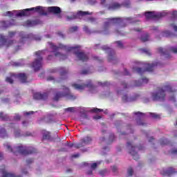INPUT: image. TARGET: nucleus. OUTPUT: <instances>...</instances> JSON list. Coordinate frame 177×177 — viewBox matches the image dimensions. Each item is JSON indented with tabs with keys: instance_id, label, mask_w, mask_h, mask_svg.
<instances>
[{
	"instance_id": "1",
	"label": "nucleus",
	"mask_w": 177,
	"mask_h": 177,
	"mask_svg": "<svg viewBox=\"0 0 177 177\" xmlns=\"http://www.w3.org/2000/svg\"><path fill=\"white\" fill-rule=\"evenodd\" d=\"M30 12H37L40 15H45V8L42 6H37L36 8H27L22 10L8 11L3 14V16L23 17V16H30L31 15Z\"/></svg>"
},
{
	"instance_id": "2",
	"label": "nucleus",
	"mask_w": 177,
	"mask_h": 177,
	"mask_svg": "<svg viewBox=\"0 0 177 177\" xmlns=\"http://www.w3.org/2000/svg\"><path fill=\"white\" fill-rule=\"evenodd\" d=\"M167 92L174 93L176 92V89L172 88L169 84L158 88L154 92L151 93V98L153 100L164 102L167 96Z\"/></svg>"
},
{
	"instance_id": "3",
	"label": "nucleus",
	"mask_w": 177,
	"mask_h": 177,
	"mask_svg": "<svg viewBox=\"0 0 177 177\" xmlns=\"http://www.w3.org/2000/svg\"><path fill=\"white\" fill-rule=\"evenodd\" d=\"M49 45L50 48L53 49V52H55V50H59L60 48H65L66 50H68L69 52H74L79 60H81L82 62H86V60H88V55L84 53L80 52L78 47L64 46L63 45H60L59 47H57L53 45L52 43H49Z\"/></svg>"
},
{
	"instance_id": "4",
	"label": "nucleus",
	"mask_w": 177,
	"mask_h": 177,
	"mask_svg": "<svg viewBox=\"0 0 177 177\" xmlns=\"http://www.w3.org/2000/svg\"><path fill=\"white\" fill-rule=\"evenodd\" d=\"M4 146L6 147L8 151L10 153H15V154H22V156H28V154H32L35 153V149L34 148H26L22 145L17 146L13 149H11L10 145L9 143L4 144Z\"/></svg>"
},
{
	"instance_id": "5",
	"label": "nucleus",
	"mask_w": 177,
	"mask_h": 177,
	"mask_svg": "<svg viewBox=\"0 0 177 177\" xmlns=\"http://www.w3.org/2000/svg\"><path fill=\"white\" fill-rule=\"evenodd\" d=\"M67 97V99H70L71 100H74L76 98L75 95L73 93H70V89L65 86H63L57 92L55 97L54 100H59L61 97Z\"/></svg>"
},
{
	"instance_id": "6",
	"label": "nucleus",
	"mask_w": 177,
	"mask_h": 177,
	"mask_svg": "<svg viewBox=\"0 0 177 177\" xmlns=\"http://www.w3.org/2000/svg\"><path fill=\"white\" fill-rule=\"evenodd\" d=\"M132 18L131 17H127L125 19H120V18H112L110 19H108L107 21H106L104 23V27L105 28H107V27H109V26H113V24H115L118 23H120L121 25L118 26V31H120V28H121V26H122V24H124V23H132Z\"/></svg>"
},
{
	"instance_id": "7",
	"label": "nucleus",
	"mask_w": 177,
	"mask_h": 177,
	"mask_svg": "<svg viewBox=\"0 0 177 177\" xmlns=\"http://www.w3.org/2000/svg\"><path fill=\"white\" fill-rule=\"evenodd\" d=\"M42 51H37L35 53L36 59L32 64V67L34 68L35 71H38L42 67Z\"/></svg>"
},
{
	"instance_id": "8",
	"label": "nucleus",
	"mask_w": 177,
	"mask_h": 177,
	"mask_svg": "<svg viewBox=\"0 0 177 177\" xmlns=\"http://www.w3.org/2000/svg\"><path fill=\"white\" fill-rule=\"evenodd\" d=\"M15 78H19L21 82L24 84L27 82V75L25 73H19V75L13 74L11 77H7L6 81V82H9V84H13Z\"/></svg>"
},
{
	"instance_id": "9",
	"label": "nucleus",
	"mask_w": 177,
	"mask_h": 177,
	"mask_svg": "<svg viewBox=\"0 0 177 177\" xmlns=\"http://www.w3.org/2000/svg\"><path fill=\"white\" fill-rule=\"evenodd\" d=\"M127 147L129 150L130 154L133 156V158L135 160H138L139 158V156H138V152H136L135 150H138V147H135V144L133 142H127Z\"/></svg>"
},
{
	"instance_id": "10",
	"label": "nucleus",
	"mask_w": 177,
	"mask_h": 177,
	"mask_svg": "<svg viewBox=\"0 0 177 177\" xmlns=\"http://www.w3.org/2000/svg\"><path fill=\"white\" fill-rule=\"evenodd\" d=\"M72 86L73 88H74V89H77V91H82L83 89H85V88L86 87L88 88L90 91H92V89H95V86L92 85V82L91 80L88 82L87 84L80 85L77 84H72Z\"/></svg>"
},
{
	"instance_id": "11",
	"label": "nucleus",
	"mask_w": 177,
	"mask_h": 177,
	"mask_svg": "<svg viewBox=\"0 0 177 177\" xmlns=\"http://www.w3.org/2000/svg\"><path fill=\"white\" fill-rule=\"evenodd\" d=\"M0 172L2 175L1 177H15V174L12 173H8V171L5 170V166H1L0 167Z\"/></svg>"
},
{
	"instance_id": "12",
	"label": "nucleus",
	"mask_w": 177,
	"mask_h": 177,
	"mask_svg": "<svg viewBox=\"0 0 177 177\" xmlns=\"http://www.w3.org/2000/svg\"><path fill=\"white\" fill-rule=\"evenodd\" d=\"M48 10L54 15H59V13H62V10L60 8L57 6L48 7Z\"/></svg>"
},
{
	"instance_id": "13",
	"label": "nucleus",
	"mask_w": 177,
	"mask_h": 177,
	"mask_svg": "<svg viewBox=\"0 0 177 177\" xmlns=\"http://www.w3.org/2000/svg\"><path fill=\"white\" fill-rule=\"evenodd\" d=\"M46 97H48V95L46 93L41 94L39 93H36L33 95V98L35 99L36 100H39L41 99L45 100Z\"/></svg>"
},
{
	"instance_id": "14",
	"label": "nucleus",
	"mask_w": 177,
	"mask_h": 177,
	"mask_svg": "<svg viewBox=\"0 0 177 177\" xmlns=\"http://www.w3.org/2000/svg\"><path fill=\"white\" fill-rule=\"evenodd\" d=\"M102 49L103 50H109V59L110 61L113 60L112 57H114V51H113V49L107 47V46H104L102 47Z\"/></svg>"
},
{
	"instance_id": "15",
	"label": "nucleus",
	"mask_w": 177,
	"mask_h": 177,
	"mask_svg": "<svg viewBox=\"0 0 177 177\" xmlns=\"http://www.w3.org/2000/svg\"><path fill=\"white\" fill-rule=\"evenodd\" d=\"M175 172H176L175 169H174L172 167H170L166 171L163 170L161 174L162 175H164V176H171V175H172V174H175Z\"/></svg>"
},
{
	"instance_id": "16",
	"label": "nucleus",
	"mask_w": 177,
	"mask_h": 177,
	"mask_svg": "<svg viewBox=\"0 0 177 177\" xmlns=\"http://www.w3.org/2000/svg\"><path fill=\"white\" fill-rule=\"evenodd\" d=\"M86 15H92V12L79 11L75 16L71 18V19H81V17H82L83 16H86Z\"/></svg>"
},
{
	"instance_id": "17",
	"label": "nucleus",
	"mask_w": 177,
	"mask_h": 177,
	"mask_svg": "<svg viewBox=\"0 0 177 177\" xmlns=\"http://www.w3.org/2000/svg\"><path fill=\"white\" fill-rule=\"evenodd\" d=\"M91 142H92V138L87 136L82 140L80 145H82V146L84 145H89Z\"/></svg>"
},
{
	"instance_id": "18",
	"label": "nucleus",
	"mask_w": 177,
	"mask_h": 177,
	"mask_svg": "<svg viewBox=\"0 0 177 177\" xmlns=\"http://www.w3.org/2000/svg\"><path fill=\"white\" fill-rule=\"evenodd\" d=\"M10 26H15V23H9V21H1L0 22V26L3 28H6L10 27Z\"/></svg>"
},
{
	"instance_id": "19",
	"label": "nucleus",
	"mask_w": 177,
	"mask_h": 177,
	"mask_svg": "<svg viewBox=\"0 0 177 177\" xmlns=\"http://www.w3.org/2000/svg\"><path fill=\"white\" fill-rule=\"evenodd\" d=\"M158 15L156 14L154 12H147L145 13V17L146 19H153L154 17H157Z\"/></svg>"
},
{
	"instance_id": "20",
	"label": "nucleus",
	"mask_w": 177,
	"mask_h": 177,
	"mask_svg": "<svg viewBox=\"0 0 177 177\" xmlns=\"http://www.w3.org/2000/svg\"><path fill=\"white\" fill-rule=\"evenodd\" d=\"M149 82V80L146 77H144L136 83V86H142V84H147Z\"/></svg>"
},
{
	"instance_id": "21",
	"label": "nucleus",
	"mask_w": 177,
	"mask_h": 177,
	"mask_svg": "<svg viewBox=\"0 0 177 177\" xmlns=\"http://www.w3.org/2000/svg\"><path fill=\"white\" fill-rule=\"evenodd\" d=\"M120 8H121V5L120 4H119L118 3H112L111 6H109L108 7V9L109 10H114L118 9Z\"/></svg>"
},
{
	"instance_id": "22",
	"label": "nucleus",
	"mask_w": 177,
	"mask_h": 177,
	"mask_svg": "<svg viewBox=\"0 0 177 177\" xmlns=\"http://www.w3.org/2000/svg\"><path fill=\"white\" fill-rule=\"evenodd\" d=\"M43 139L49 140V139H50V133L46 131H43Z\"/></svg>"
},
{
	"instance_id": "23",
	"label": "nucleus",
	"mask_w": 177,
	"mask_h": 177,
	"mask_svg": "<svg viewBox=\"0 0 177 177\" xmlns=\"http://www.w3.org/2000/svg\"><path fill=\"white\" fill-rule=\"evenodd\" d=\"M156 66H157V63L151 64H148L147 66V71H153V70L154 69V67H156Z\"/></svg>"
},
{
	"instance_id": "24",
	"label": "nucleus",
	"mask_w": 177,
	"mask_h": 177,
	"mask_svg": "<svg viewBox=\"0 0 177 177\" xmlns=\"http://www.w3.org/2000/svg\"><path fill=\"white\" fill-rule=\"evenodd\" d=\"M68 147H76V149H80L81 147H82V144H70L68 143Z\"/></svg>"
},
{
	"instance_id": "25",
	"label": "nucleus",
	"mask_w": 177,
	"mask_h": 177,
	"mask_svg": "<svg viewBox=\"0 0 177 177\" xmlns=\"http://www.w3.org/2000/svg\"><path fill=\"white\" fill-rule=\"evenodd\" d=\"M158 52L160 55H168V51L166 49H163L162 48H158Z\"/></svg>"
},
{
	"instance_id": "26",
	"label": "nucleus",
	"mask_w": 177,
	"mask_h": 177,
	"mask_svg": "<svg viewBox=\"0 0 177 177\" xmlns=\"http://www.w3.org/2000/svg\"><path fill=\"white\" fill-rule=\"evenodd\" d=\"M141 41H142V42H146V41H149V34H145V35H142L141 37Z\"/></svg>"
},
{
	"instance_id": "27",
	"label": "nucleus",
	"mask_w": 177,
	"mask_h": 177,
	"mask_svg": "<svg viewBox=\"0 0 177 177\" xmlns=\"http://www.w3.org/2000/svg\"><path fill=\"white\" fill-rule=\"evenodd\" d=\"M55 55L56 57H59L60 60H64L66 59V55H62L60 53H57Z\"/></svg>"
},
{
	"instance_id": "28",
	"label": "nucleus",
	"mask_w": 177,
	"mask_h": 177,
	"mask_svg": "<svg viewBox=\"0 0 177 177\" xmlns=\"http://www.w3.org/2000/svg\"><path fill=\"white\" fill-rule=\"evenodd\" d=\"M8 136V135H6V131H5V129H1L0 131V137L1 138H6Z\"/></svg>"
},
{
	"instance_id": "29",
	"label": "nucleus",
	"mask_w": 177,
	"mask_h": 177,
	"mask_svg": "<svg viewBox=\"0 0 177 177\" xmlns=\"http://www.w3.org/2000/svg\"><path fill=\"white\" fill-rule=\"evenodd\" d=\"M142 52L143 53H145V55H148V56H150L151 55V53H150V50L147 48H142Z\"/></svg>"
},
{
	"instance_id": "30",
	"label": "nucleus",
	"mask_w": 177,
	"mask_h": 177,
	"mask_svg": "<svg viewBox=\"0 0 177 177\" xmlns=\"http://www.w3.org/2000/svg\"><path fill=\"white\" fill-rule=\"evenodd\" d=\"M24 26L25 27H32V22L30 21H28L24 24Z\"/></svg>"
},
{
	"instance_id": "31",
	"label": "nucleus",
	"mask_w": 177,
	"mask_h": 177,
	"mask_svg": "<svg viewBox=\"0 0 177 177\" xmlns=\"http://www.w3.org/2000/svg\"><path fill=\"white\" fill-rule=\"evenodd\" d=\"M97 165H100V162H94L91 165V168L93 169H95V168H96V167H97Z\"/></svg>"
},
{
	"instance_id": "32",
	"label": "nucleus",
	"mask_w": 177,
	"mask_h": 177,
	"mask_svg": "<svg viewBox=\"0 0 177 177\" xmlns=\"http://www.w3.org/2000/svg\"><path fill=\"white\" fill-rule=\"evenodd\" d=\"M149 115L151 117H152V118H160V115H158L157 113H149Z\"/></svg>"
},
{
	"instance_id": "33",
	"label": "nucleus",
	"mask_w": 177,
	"mask_h": 177,
	"mask_svg": "<svg viewBox=\"0 0 177 177\" xmlns=\"http://www.w3.org/2000/svg\"><path fill=\"white\" fill-rule=\"evenodd\" d=\"M91 111L93 113H99V111H103V109H97V108H93Z\"/></svg>"
},
{
	"instance_id": "34",
	"label": "nucleus",
	"mask_w": 177,
	"mask_h": 177,
	"mask_svg": "<svg viewBox=\"0 0 177 177\" xmlns=\"http://www.w3.org/2000/svg\"><path fill=\"white\" fill-rule=\"evenodd\" d=\"M171 32L168 30L163 32V37H171Z\"/></svg>"
},
{
	"instance_id": "35",
	"label": "nucleus",
	"mask_w": 177,
	"mask_h": 177,
	"mask_svg": "<svg viewBox=\"0 0 177 177\" xmlns=\"http://www.w3.org/2000/svg\"><path fill=\"white\" fill-rule=\"evenodd\" d=\"M133 70L136 73H138V74H142V69L140 68H133Z\"/></svg>"
},
{
	"instance_id": "36",
	"label": "nucleus",
	"mask_w": 177,
	"mask_h": 177,
	"mask_svg": "<svg viewBox=\"0 0 177 177\" xmlns=\"http://www.w3.org/2000/svg\"><path fill=\"white\" fill-rule=\"evenodd\" d=\"M75 108L74 107H69L65 109V111H69L70 113H73L75 111Z\"/></svg>"
},
{
	"instance_id": "37",
	"label": "nucleus",
	"mask_w": 177,
	"mask_h": 177,
	"mask_svg": "<svg viewBox=\"0 0 177 177\" xmlns=\"http://www.w3.org/2000/svg\"><path fill=\"white\" fill-rule=\"evenodd\" d=\"M77 30H78V27L73 26L69 29V31H70V32H74L77 31Z\"/></svg>"
},
{
	"instance_id": "38",
	"label": "nucleus",
	"mask_w": 177,
	"mask_h": 177,
	"mask_svg": "<svg viewBox=\"0 0 177 177\" xmlns=\"http://www.w3.org/2000/svg\"><path fill=\"white\" fill-rule=\"evenodd\" d=\"M129 5H131L129 0H125L124 2V6H126V8H129Z\"/></svg>"
},
{
	"instance_id": "39",
	"label": "nucleus",
	"mask_w": 177,
	"mask_h": 177,
	"mask_svg": "<svg viewBox=\"0 0 177 177\" xmlns=\"http://www.w3.org/2000/svg\"><path fill=\"white\" fill-rule=\"evenodd\" d=\"M122 100H123V102H131L132 100L129 99L128 96L124 95L122 97Z\"/></svg>"
},
{
	"instance_id": "40",
	"label": "nucleus",
	"mask_w": 177,
	"mask_h": 177,
	"mask_svg": "<svg viewBox=\"0 0 177 177\" xmlns=\"http://www.w3.org/2000/svg\"><path fill=\"white\" fill-rule=\"evenodd\" d=\"M170 27H171V28H173V30L176 32H177V25L175 24H170Z\"/></svg>"
},
{
	"instance_id": "41",
	"label": "nucleus",
	"mask_w": 177,
	"mask_h": 177,
	"mask_svg": "<svg viewBox=\"0 0 177 177\" xmlns=\"http://www.w3.org/2000/svg\"><path fill=\"white\" fill-rule=\"evenodd\" d=\"M13 44L12 41H5L4 45L5 46H10Z\"/></svg>"
},
{
	"instance_id": "42",
	"label": "nucleus",
	"mask_w": 177,
	"mask_h": 177,
	"mask_svg": "<svg viewBox=\"0 0 177 177\" xmlns=\"http://www.w3.org/2000/svg\"><path fill=\"white\" fill-rule=\"evenodd\" d=\"M134 114L138 117H139L140 118H141V117H143V115H145V113H142L140 112H136L134 113Z\"/></svg>"
},
{
	"instance_id": "43",
	"label": "nucleus",
	"mask_w": 177,
	"mask_h": 177,
	"mask_svg": "<svg viewBox=\"0 0 177 177\" xmlns=\"http://www.w3.org/2000/svg\"><path fill=\"white\" fill-rule=\"evenodd\" d=\"M127 174L129 176H132V174H133V169H132V168L129 169Z\"/></svg>"
},
{
	"instance_id": "44",
	"label": "nucleus",
	"mask_w": 177,
	"mask_h": 177,
	"mask_svg": "<svg viewBox=\"0 0 177 177\" xmlns=\"http://www.w3.org/2000/svg\"><path fill=\"white\" fill-rule=\"evenodd\" d=\"M170 51L173 52V53H177V46L176 47H171Z\"/></svg>"
},
{
	"instance_id": "45",
	"label": "nucleus",
	"mask_w": 177,
	"mask_h": 177,
	"mask_svg": "<svg viewBox=\"0 0 177 177\" xmlns=\"http://www.w3.org/2000/svg\"><path fill=\"white\" fill-rule=\"evenodd\" d=\"M116 44L118 48H122L124 46V44H122V42L120 41H116Z\"/></svg>"
},
{
	"instance_id": "46",
	"label": "nucleus",
	"mask_w": 177,
	"mask_h": 177,
	"mask_svg": "<svg viewBox=\"0 0 177 177\" xmlns=\"http://www.w3.org/2000/svg\"><path fill=\"white\" fill-rule=\"evenodd\" d=\"M106 172H107V171H106V170H102L100 171V175H102V176H104V175H106Z\"/></svg>"
},
{
	"instance_id": "47",
	"label": "nucleus",
	"mask_w": 177,
	"mask_h": 177,
	"mask_svg": "<svg viewBox=\"0 0 177 177\" xmlns=\"http://www.w3.org/2000/svg\"><path fill=\"white\" fill-rule=\"evenodd\" d=\"M33 111H29V112H24V115H30V114H33Z\"/></svg>"
},
{
	"instance_id": "48",
	"label": "nucleus",
	"mask_w": 177,
	"mask_h": 177,
	"mask_svg": "<svg viewBox=\"0 0 177 177\" xmlns=\"http://www.w3.org/2000/svg\"><path fill=\"white\" fill-rule=\"evenodd\" d=\"M15 36V32H9L8 37H12Z\"/></svg>"
},
{
	"instance_id": "49",
	"label": "nucleus",
	"mask_w": 177,
	"mask_h": 177,
	"mask_svg": "<svg viewBox=\"0 0 177 177\" xmlns=\"http://www.w3.org/2000/svg\"><path fill=\"white\" fill-rule=\"evenodd\" d=\"M100 118H102V116L99 115H96L95 116H94V120H100Z\"/></svg>"
},
{
	"instance_id": "50",
	"label": "nucleus",
	"mask_w": 177,
	"mask_h": 177,
	"mask_svg": "<svg viewBox=\"0 0 177 177\" xmlns=\"http://www.w3.org/2000/svg\"><path fill=\"white\" fill-rule=\"evenodd\" d=\"M170 100L171 102H176V99L175 98L174 96L171 97Z\"/></svg>"
},
{
	"instance_id": "51",
	"label": "nucleus",
	"mask_w": 177,
	"mask_h": 177,
	"mask_svg": "<svg viewBox=\"0 0 177 177\" xmlns=\"http://www.w3.org/2000/svg\"><path fill=\"white\" fill-rule=\"evenodd\" d=\"M54 78L52 76L47 77V81H53Z\"/></svg>"
},
{
	"instance_id": "52",
	"label": "nucleus",
	"mask_w": 177,
	"mask_h": 177,
	"mask_svg": "<svg viewBox=\"0 0 177 177\" xmlns=\"http://www.w3.org/2000/svg\"><path fill=\"white\" fill-rule=\"evenodd\" d=\"M0 117L2 118V120H5V116L3 115V113L0 112Z\"/></svg>"
},
{
	"instance_id": "53",
	"label": "nucleus",
	"mask_w": 177,
	"mask_h": 177,
	"mask_svg": "<svg viewBox=\"0 0 177 177\" xmlns=\"http://www.w3.org/2000/svg\"><path fill=\"white\" fill-rule=\"evenodd\" d=\"M176 16H177V11L173 12V17H176Z\"/></svg>"
},
{
	"instance_id": "54",
	"label": "nucleus",
	"mask_w": 177,
	"mask_h": 177,
	"mask_svg": "<svg viewBox=\"0 0 177 177\" xmlns=\"http://www.w3.org/2000/svg\"><path fill=\"white\" fill-rule=\"evenodd\" d=\"M105 3H106V0H100L101 5H104Z\"/></svg>"
},
{
	"instance_id": "55",
	"label": "nucleus",
	"mask_w": 177,
	"mask_h": 177,
	"mask_svg": "<svg viewBox=\"0 0 177 177\" xmlns=\"http://www.w3.org/2000/svg\"><path fill=\"white\" fill-rule=\"evenodd\" d=\"M79 156L80 155L78 153L72 156V157H73L74 158H77V157H79Z\"/></svg>"
},
{
	"instance_id": "56",
	"label": "nucleus",
	"mask_w": 177,
	"mask_h": 177,
	"mask_svg": "<svg viewBox=\"0 0 177 177\" xmlns=\"http://www.w3.org/2000/svg\"><path fill=\"white\" fill-rule=\"evenodd\" d=\"M15 120H20V115H15Z\"/></svg>"
},
{
	"instance_id": "57",
	"label": "nucleus",
	"mask_w": 177,
	"mask_h": 177,
	"mask_svg": "<svg viewBox=\"0 0 177 177\" xmlns=\"http://www.w3.org/2000/svg\"><path fill=\"white\" fill-rule=\"evenodd\" d=\"M171 153L172 154H177V149L173 150Z\"/></svg>"
},
{
	"instance_id": "58",
	"label": "nucleus",
	"mask_w": 177,
	"mask_h": 177,
	"mask_svg": "<svg viewBox=\"0 0 177 177\" xmlns=\"http://www.w3.org/2000/svg\"><path fill=\"white\" fill-rule=\"evenodd\" d=\"M124 74H125V75H129V73H128V71L127 69L124 70Z\"/></svg>"
},
{
	"instance_id": "59",
	"label": "nucleus",
	"mask_w": 177,
	"mask_h": 177,
	"mask_svg": "<svg viewBox=\"0 0 177 177\" xmlns=\"http://www.w3.org/2000/svg\"><path fill=\"white\" fill-rule=\"evenodd\" d=\"M89 20H90V21H91V23H93V21H95L94 18H90Z\"/></svg>"
},
{
	"instance_id": "60",
	"label": "nucleus",
	"mask_w": 177,
	"mask_h": 177,
	"mask_svg": "<svg viewBox=\"0 0 177 177\" xmlns=\"http://www.w3.org/2000/svg\"><path fill=\"white\" fill-rule=\"evenodd\" d=\"M19 134H20V133H19V132H18V133H15V136H16L17 138H19Z\"/></svg>"
},
{
	"instance_id": "61",
	"label": "nucleus",
	"mask_w": 177,
	"mask_h": 177,
	"mask_svg": "<svg viewBox=\"0 0 177 177\" xmlns=\"http://www.w3.org/2000/svg\"><path fill=\"white\" fill-rule=\"evenodd\" d=\"M138 125H145V123L138 122Z\"/></svg>"
},
{
	"instance_id": "62",
	"label": "nucleus",
	"mask_w": 177,
	"mask_h": 177,
	"mask_svg": "<svg viewBox=\"0 0 177 177\" xmlns=\"http://www.w3.org/2000/svg\"><path fill=\"white\" fill-rule=\"evenodd\" d=\"M35 39H36V41H40L41 37H36Z\"/></svg>"
},
{
	"instance_id": "63",
	"label": "nucleus",
	"mask_w": 177,
	"mask_h": 177,
	"mask_svg": "<svg viewBox=\"0 0 177 177\" xmlns=\"http://www.w3.org/2000/svg\"><path fill=\"white\" fill-rule=\"evenodd\" d=\"M84 31H88V27L85 26V27L84 28Z\"/></svg>"
},
{
	"instance_id": "64",
	"label": "nucleus",
	"mask_w": 177,
	"mask_h": 177,
	"mask_svg": "<svg viewBox=\"0 0 177 177\" xmlns=\"http://www.w3.org/2000/svg\"><path fill=\"white\" fill-rule=\"evenodd\" d=\"M110 138H111V139H113L114 138V134H111Z\"/></svg>"
}]
</instances>
